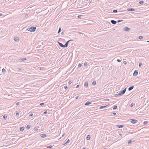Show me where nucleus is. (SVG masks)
<instances>
[{"instance_id":"obj_1","label":"nucleus","mask_w":149,"mask_h":149,"mask_svg":"<svg viewBox=\"0 0 149 149\" xmlns=\"http://www.w3.org/2000/svg\"><path fill=\"white\" fill-rule=\"evenodd\" d=\"M126 90V88H125L123 90L120 91L119 93V95H122L124 94V93H125V92Z\"/></svg>"},{"instance_id":"obj_8","label":"nucleus","mask_w":149,"mask_h":149,"mask_svg":"<svg viewBox=\"0 0 149 149\" xmlns=\"http://www.w3.org/2000/svg\"><path fill=\"white\" fill-rule=\"evenodd\" d=\"M127 10L129 11H134L135 10L133 8H127Z\"/></svg>"},{"instance_id":"obj_30","label":"nucleus","mask_w":149,"mask_h":149,"mask_svg":"<svg viewBox=\"0 0 149 149\" xmlns=\"http://www.w3.org/2000/svg\"><path fill=\"white\" fill-rule=\"evenodd\" d=\"M148 122L147 121H144L143 122V124L145 125H146L148 124Z\"/></svg>"},{"instance_id":"obj_56","label":"nucleus","mask_w":149,"mask_h":149,"mask_svg":"<svg viewBox=\"0 0 149 149\" xmlns=\"http://www.w3.org/2000/svg\"><path fill=\"white\" fill-rule=\"evenodd\" d=\"M18 69L19 70H21V68H18Z\"/></svg>"},{"instance_id":"obj_26","label":"nucleus","mask_w":149,"mask_h":149,"mask_svg":"<svg viewBox=\"0 0 149 149\" xmlns=\"http://www.w3.org/2000/svg\"><path fill=\"white\" fill-rule=\"evenodd\" d=\"M143 38V36H140L139 37V38L140 40L142 39Z\"/></svg>"},{"instance_id":"obj_24","label":"nucleus","mask_w":149,"mask_h":149,"mask_svg":"<svg viewBox=\"0 0 149 149\" xmlns=\"http://www.w3.org/2000/svg\"><path fill=\"white\" fill-rule=\"evenodd\" d=\"M31 127V125H28L27 126H26V128H27V129H29Z\"/></svg>"},{"instance_id":"obj_42","label":"nucleus","mask_w":149,"mask_h":149,"mask_svg":"<svg viewBox=\"0 0 149 149\" xmlns=\"http://www.w3.org/2000/svg\"><path fill=\"white\" fill-rule=\"evenodd\" d=\"M142 65L141 63H140L139 64V67H141Z\"/></svg>"},{"instance_id":"obj_31","label":"nucleus","mask_w":149,"mask_h":149,"mask_svg":"<svg viewBox=\"0 0 149 149\" xmlns=\"http://www.w3.org/2000/svg\"><path fill=\"white\" fill-rule=\"evenodd\" d=\"M7 118V116L6 115H4L3 116V118L4 119L6 118Z\"/></svg>"},{"instance_id":"obj_32","label":"nucleus","mask_w":149,"mask_h":149,"mask_svg":"<svg viewBox=\"0 0 149 149\" xmlns=\"http://www.w3.org/2000/svg\"><path fill=\"white\" fill-rule=\"evenodd\" d=\"M113 11L114 13H116L118 12L117 10H113Z\"/></svg>"},{"instance_id":"obj_59","label":"nucleus","mask_w":149,"mask_h":149,"mask_svg":"<svg viewBox=\"0 0 149 149\" xmlns=\"http://www.w3.org/2000/svg\"><path fill=\"white\" fill-rule=\"evenodd\" d=\"M0 16H1L2 15V14H1V13H0Z\"/></svg>"},{"instance_id":"obj_22","label":"nucleus","mask_w":149,"mask_h":149,"mask_svg":"<svg viewBox=\"0 0 149 149\" xmlns=\"http://www.w3.org/2000/svg\"><path fill=\"white\" fill-rule=\"evenodd\" d=\"M70 140L69 139H68L67 141L65 142L63 145H65V144L69 143L70 142Z\"/></svg>"},{"instance_id":"obj_37","label":"nucleus","mask_w":149,"mask_h":149,"mask_svg":"<svg viewBox=\"0 0 149 149\" xmlns=\"http://www.w3.org/2000/svg\"><path fill=\"white\" fill-rule=\"evenodd\" d=\"M64 88H65V90H67L68 88V86H64Z\"/></svg>"},{"instance_id":"obj_3","label":"nucleus","mask_w":149,"mask_h":149,"mask_svg":"<svg viewBox=\"0 0 149 149\" xmlns=\"http://www.w3.org/2000/svg\"><path fill=\"white\" fill-rule=\"evenodd\" d=\"M130 121L133 124H135L138 122V120L136 119H131L130 120Z\"/></svg>"},{"instance_id":"obj_4","label":"nucleus","mask_w":149,"mask_h":149,"mask_svg":"<svg viewBox=\"0 0 149 149\" xmlns=\"http://www.w3.org/2000/svg\"><path fill=\"white\" fill-rule=\"evenodd\" d=\"M138 71L137 70H135L133 74V76H136L138 74Z\"/></svg>"},{"instance_id":"obj_20","label":"nucleus","mask_w":149,"mask_h":149,"mask_svg":"<svg viewBox=\"0 0 149 149\" xmlns=\"http://www.w3.org/2000/svg\"><path fill=\"white\" fill-rule=\"evenodd\" d=\"M24 128L23 127H20L19 129L20 131H23L24 130Z\"/></svg>"},{"instance_id":"obj_49","label":"nucleus","mask_w":149,"mask_h":149,"mask_svg":"<svg viewBox=\"0 0 149 149\" xmlns=\"http://www.w3.org/2000/svg\"><path fill=\"white\" fill-rule=\"evenodd\" d=\"M123 63L124 64H127V62L126 61H124L123 62Z\"/></svg>"},{"instance_id":"obj_61","label":"nucleus","mask_w":149,"mask_h":149,"mask_svg":"<svg viewBox=\"0 0 149 149\" xmlns=\"http://www.w3.org/2000/svg\"><path fill=\"white\" fill-rule=\"evenodd\" d=\"M92 2V0L90 2V3H91Z\"/></svg>"},{"instance_id":"obj_19","label":"nucleus","mask_w":149,"mask_h":149,"mask_svg":"<svg viewBox=\"0 0 149 149\" xmlns=\"http://www.w3.org/2000/svg\"><path fill=\"white\" fill-rule=\"evenodd\" d=\"M133 142V141H132V140H131L128 142V144H131L132 143V142Z\"/></svg>"},{"instance_id":"obj_41","label":"nucleus","mask_w":149,"mask_h":149,"mask_svg":"<svg viewBox=\"0 0 149 149\" xmlns=\"http://www.w3.org/2000/svg\"><path fill=\"white\" fill-rule=\"evenodd\" d=\"M117 61L118 62H120L121 61L120 60L118 59L117 60Z\"/></svg>"},{"instance_id":"obj_40","label":"nucleus","mask_w":149,"mask_h":149,"mask_svg":"<svg viewBox=\"0 0 149 149\" xmlns=\"http://www.w3.org/2000/svg\"><path fill=\"white\" fill-rule=\"evenodd\" d=\"M19 102H16L15 104L17 105H18L19 104Z\"/></svg>"},{"instance_id":"obj_2","label":"nucleus","mask_w":149,"mask_h":149,"mask_svg":"<svg viewBox=\"0 0 149 149\" xmlns=\"http://www.w3.org/2000/svg\"><path fill=\"white\" fill-rule=\"evenodd\" d=\"M36 27L34 26H31L29 30H31V32H34L36 30Z\"/></svg>"},{"instance_id":"obj_28","label":"nucleus","mask_w":149,"mask_h":149,"mask_svg":"<svg viewBox=\"0 0 149 149\" xmlns=\"http://www.w3.org/2000/svg\"><path fill=\"white\" fill-rule=\"evenodd\" d=\"M143 3H144V2L143 1H140L139 2V3L141 4H143Z\"/></svg>"},{"instance_id":"obj_43","label":"nucleus","mask_w":149,"mask_h":149,"mask_svg":"<svg viewBox=\"0 0 149 149\" xmlns=\"http://www.w3.org/2000/svg\"><path fill=\"white\" fill-rule=\"evenodd\" d=\"M79 96H80V95H79L78 96H77L76 97H75V98L76 99H77L79 97Z\"/></svg>"},{"instance_id":"obj_5","label":"nucleus","mask_w":149,"mask_h":149,"mask_svg":"<svg viewBox=\"0 0 149 149\" xmlns=\"http://www.w3.org/2000/svg\"><path fill=\"white\" fill-rule=\"evenodd\" d=\"M130 28L127 27H125L123 29V30L127 31H129L130 30Z\"/></svg>"},{"instance_id":"obj_44","label":"nucleus","mask_w":149,"mask_h":149,"mask_svg":"<svg viewBox=\"0 0 149 149\" xmlns=\"http://www.w3.org/2000/svg\"><path fill=\"white\" fill-rule=\"evenodd\" d=\"M122 21H123L122 20H118V21L117 22H121Z\"/></svg>"},{"instance_id":"obj_48","label":"nucleus","mask_w":149,"mask_h":149,"mask_svg":"<svg viewBox=\"0 0 149 149\" xmlns=\"http://www.w3.org/2000/svg\"><path fill=\"white\" fill-rule=\"evenodd\" d=\"M33 113H31L30 114H29V116H33Z\"/></svg>"},{"instance_id":"obj_25","label":"nucleus","mask_w":149,"mask_h":149,"mask_svg":"<svg viewBox=\"0 0 149 149\" xmlns=\"http://www.w3.org/2000/svg\"><path fill=\"white\" fill-rule=\"evenodd\" d=\"M61 28L60 27L58 31V33H59L60 32H61Z\"/></svg>"},{"instance_id":"obj_10","label":"nucleus","mask_w":149,"mask_h":149,"mask_svg":"<svg viewBox=\"0 0 149 149\" xmlns=\"http://www.w3.org/2000/svg\"><path fill=\"white\" fill-rule=\"evenodd\" d=\"M111 22L113 24H116L117 22L115 20H111Z\"/></svg>"},{"instance_id":"obj_58","label":"nucleus","mask_w":149,"mask_h":149,"mask_svg":"<svg viewBox=\"0 0 149 149\" xmlns=\"http://www.w3.org/2000/svg\"><path fill=\"white\" fill-rule=\"evenodd\" d=\"M82 149H86L85 148H83Z\"/></svg>"},{"instance_id":"obj_34","label":"nucleus","mask_w":149,"mask_h":149,"mask_svg":"<svg viewBox=\"0 0 149 149\" xmlns=\"http://www.w3.org/2000/svg\"><path fill=\"white\" fill-rule=\"evenodd\" d=\"M40 105L41 106H43L45 105V103H41L40 104Z\"/></svg>"},{"instance_id":"obj_53","label":"nucleus","mask_w":149,"mask_h":149,"mask_svg":"<svg viewBox=\"0 0 149 149\" xmlns=\"http://www.w3.org/2000/svg\"><path fill=\"white\" fill-rule=\"evenodd\" d=\"M30 29V28H28L27 29V30L28 31H31V30H29Z\"/></svg>"},{"instance_id":"obj_7","label":"nucleus","mask_w":149,"mask_h":149,"mask_svg":"<svg viewBox=\"0 0 149 149\" xmlns=\"http://www.w3.org/2000/svg\"><path fill=\"white\" fill-rule=\"evenodd\" d=\"M72 40H70L68 41H67L65 44V47H68V45L69 42L70 41Z\"/></svg>"},{"instance_id":"obj_12","label":"nucleus","mask_w":149,"mask_h":149,"mask_svg":"<svg viewBox=\"0 0 149 149\" xmlns=\"http://www.w3.org/2000/svg\"><path fill=\"white\" fill-rule=\"evenodd\" d=\"M14 40L15 41L17 42L19 40V38L17 37H15Z\"/></svg>"},{"instance_id":"obj_35","label":"nucleus","mask_w":149,"mask_h":149,"mask_svg":"<svg viewBox=\"0 0 149 149\" xmlns=\"http://www.w3.org/2000/svg\"><path fill=\"white\" fill-rule=\"evenodd\" d=\"M78 66L79 67H81V66H82V64H81V63H79L78 64Z\"/></svg>"},{"instance_id":"obj_14","label":"nucleus","mask_w":149,"mask_h":149,"mask_svg":"<svg viewBox=\"0 0 149 149\" xmlns=\"http://www.w3.org/2000/svg\"><path fill=\"white\" fill-rule=\"evenodd\" d=\"M108 106V105H106L105 106H100V108L99 109H104V108H105L107 106Z\"/></svg>"},{"instance_id":"obj_45","label":"nucleus","mask_w":149,"mask_h":149,"mask_svg":"<svg viewBox=\"0 0 149 149\" xmlns=\"http://www.w3.org/2000/svg\"><path fill=\"white\" fill-rule=\"evenodd\" d=\"M71 83L72 82L70 81L68 82V84L69 85H70L71 84Z\"/></svg>"},{"instance_id":"obj_57","label":"nucleus","mask_w":149,"mask_h":149,"mask_svg":"<svg viewBox=\"0 0 149 149\" xmlns=\"http://www.w3.org/2000/svg\"><path fill=\"white\" fill-rule=\"evenodd\" d=\"M119 135H120V136H121V135H122V134H120V133L119 134Z\"/></svg>"},{"instance_id":"obj_27","label":"nucleus","mask_w":149,"mask_h":149,"mask_svg":"<svg viewBox=\"0 0 149 149\" xmlns=\"http://www.w3.org/2000/svg\"><path fill=\"white\" fill-rule=\"evenodd\" d=\"M2 72L3 73H5L6 72V70L5 69L3 68L2 69Z\"/></svg>"},{"instance_id":"obj_51","label":"nucleus","mask_w":149,"mask_h":149,"mask_svg":"<svg viewBox=\"0 0 149 149\" xmlns=\"http://www.w3.org/2000/svg\"><path fill=\"white\" fill-rule=\"evenodd\" d=\"M79 86V85H77V86L76 88H78V87Z\"/></svg>"},{"instance_id":"obj_9","label":"nucleus","mask_w":149,"mask_h":149,"mask_svg":"<svg viewBox=\"0 0 149 149\" xmlns=\"http://www.w3.org/2000/svg\"><path fill=\"white\" fill-rule=\"evenodd\" d=\"M40 136L42 138H45L47 136V135L45 134H40Z\"/></svg>"},{"instance_id":"obj_16","label":"nucleus","mask_w":149,"mask_h":149,"mask_svg":"<svg viewBox=\"0 0 149 149\" xmlns=\"http://www.w3.org/2000/svg\"><path fill=\"white\" fill-rule=\"evenodd\" d=\"M90 139V135H88L87 136V137L86 138V139L87 140H89Z\"/></svg>"},{"instance_id":"obj_13","label":"nucleus","mask_w":149,"mask_h":149,"mask_svg":"<svg viewBox=\"0 0 149 149\" xmlns=\"http://www.w3.org/2000/svg\"><path fill=\"white\" fill-rule=\"evenodd\" d=\"M91 103H92L91 102H89L88 101L85 103V105H88L91 104Z\"/></svg>"},{"instance_id":"obj_21","label":"nucleus","mask_w":149,"mask_h":149,"mask_svg":"<svg viewBox=\"0 0 149 149\" xmlns=\"http://www.w3.org/2000/svg\"><path fill=\"white\" fill-rule=\"evenodd\" d=\"M46 147L48 148H52L53 146H52L50 145V146H47Z\"/></svg>"},{"instance_id":"obj_38","label":"nucleus","mask_w":149,"mask_h":149,"mask_svg":"<svg viewBox=\"0 0 149 149\" xmlns=\"http://www.w3.org/2000/svg\"><path fill=\"white\" fill-rule=\"evenodd\" d=\"M119 93H118V94H115L114 95L115 96L116 95L118 96H121V95H119Z\"/></svg>"},{"instance_id":"obj_18","label":"nucleus","mask_w":149,"mask_h":149,"mask_svg":"<svg viewBox=\"0 0 149 149\" xmlns=\"http://www.w3.org/2000/svg\"><path fill=\"white\" fill-rule=\"evenodd\" d=\"M88 82H85L84 84V86L85 87H87L88 86Z\"/></svg>"},{"instance_id":"obj_39","label":"nucleus","mask_w":149,"mask_h":149,"mask_svg":"<svg viewBox=\"0 0 149 149\" xmlns=\"http://www.w3.org/2000/svg\"><path fill=\"white\" fill-rule=\"evenodd\" d=\"M134 106V104L133 103H132V104H130V107H132Z\"/></svg>"},{"instance_id":"obj_47","label":"nucleus","mask_w":149,"mask_h":149,"mask_svg":"<svg viewBox=\"0 0 149 149\" xmlns=\"http://www.w3.org/2000/svg\"><path fill=\"white\" fill-rule=\"evenodd\" d=\"M112 114L114 115H116V113H115L114 112H113L112 113Z\"/></svg>"},{"instance_id":"obj_15","label":"nucleus","mask_w":149,"mask_h":149,"mask_svg":"<svg viewBox=\"0 0 149 149\" xmlns=\"http://www.w3.org/2000/svg\"><path fill=\"white\" fill-rule=\"evenodd\" d=\"M134 88V86H131V87H130L128 88V90L129 91H131V90H132Z\"/></svg>"},{"instance_id":"obj_62","label":"nucleus","mask_w":149,"mask_h":149,"mask_svg":"<svg viewBox=\"0 0 149 149\" xmlns=\"http://www.w3.org/2000/svg\"><path fill=\"white\" fill-rule=\"evenodd\" d=\"M147 42H149V41H147Z\"/></svg>"},{"instance_id":"obj_17","label":"nucleus","mask_w":149,"mask_h":149,"mask_svg":"<svg viewBox=\"0 0 149 149\" xmlns=\"http://www.w3.org/2000/svg\"><path fill=\"white\" fill-rule=\"evenodd\" d=\"M19 60L22 61H24L26 60V58H21L19 59Z\"/></svg>"},{"instance_id":"obj_29","label":"nucleus","mask_w":149,"mask_h":149,"mask_svg":"<svg viewBox=\"0 0 149 149\" xmlns=\"http://www.w3.org/2000/svg\"><path fill=\"white\" fill-rule=\"evenodd\" d=\"M117 108V106L116 105H115L113 107V109L114 110L116 109Z\"/></svg>"},{"instance_id":"obj_54","label":"nucleus","mask_w":149,"mask_h":149,"mask_svg":"<svg viewBox=\"0 0 149 149\" xmlns=\"http://www.w3.org/2000/svg\"><path fill=\"white\" fill-rule=\"evenodd\" d=\"M28 15L27 14H26L25 15L26 17H28Z\"/></svg>"},{"instance_id":"obj_6","label":"nucleus","mask_w":149,"mask_h":149,"mask_svg":"<svg viewBox=\"0 0 149 149\" xmlns=\"http://www.w3.org/2000/svg\"><path fill=\"white\" fill-rule=\"evenodd\" d=\"M58 44L61 47H65V45H63L61 43H60L59 42H58Z\"/></svg>"},{"instance_id":"obj_46","label":"nucleus","mask_w":149,"mask_h":149,"mask_svg":"<svg viewBox=\"0 0 149 149\" xmlns=\"http://www.w3.org/2000/svg\"><path fill=\"white\" fill-rule=\"evenodd\" d=\"M16 115L17 116L19 115V113H18V112H16Z\"/></svg>"},{"instance_id":"obj_60","label":"nucleus","mask_w":149,"mask_h":149,"mask_svg":"<svg viewBox=\"0 0 149 149\" xmlns=\"http://www.w3.org/2000/svg\"><path fill=\"white\" fill-rule=\"evenodd\" d=\"M64 134H63V135H62V136H64Z\"/></svg>"},{"instance_id":"obj_52","label":"nucleus","mask_w":149,"mask_h":149,"mask_svg":"<svg viewBox=\"0 0 149 149\" xmlns=\"http://www.w3.org/2000/svg\"><path fill=\"white\" fill-rule=\"evenodd\" d=\"M81 15H78V18H80L81 17Z\"/></svg>"},{"instance_id":"obj_33","label":"nucleus","mask_w":149,"mask_h":149,"mask_svg":"<svg viewBox=\"0 0 149 149\" xmlns=\"http://www.w3.org/2000/svg\"><path fill=\"white\" fill-rule=\"evenodd\" d=\"M34 130L36 131H37L38 130V129L36 127H34Z\"/></svg>"},{"instance_id":"obj_55","label":"nucleus","mask_w":149,"mask_h":149,"mask_svg":"<svg viewBox=\"0 0 149 149\" xmlns=\"http://www.w3.org/2000/svg\"><path fill=\"white\" fill-rule=\"evenodd\" d=\"M61 34L62 35H63L64 34L63 32H62L61 33Z\"/></svg>"},{"instance_id":"obj_11","label":"nucleus","mask_w":149,"mask_h":149,"mask_svg":"<svg viewBox=\"0 0 149 149\" xmlns=\"http://www.w3.org/2000/svg\"><path fill=\"white\" fill-rule=\"evenodd\" d=\"M116 126L119 128H122L124 127V125H116Z\"/></svg>"},{"instance_id":"obj_23","label":"nucleus","mask_w":149,"mask_h":149,"mask_svg":"<svg viewBox=\"0 0 149 149\" xmlns=\"http://www.w3.org/2000/svg\"><path fill=\"white\" fill-rule=\"evenodd\" d=\"M92 84L93 85H95L96 84V82L95 81H93L92 82Z\"/></svg>"},{"instance_id":"obj_50","label":"nucleus","mask_w":149,"mask_h":149,"mask_svg":"<svg viewBox=\"0 0 149 149\" xmlns=\"http://www.w3.org/2000/svg\"><path fill=\"white\" fill-rule=\"evenodd\" d=\"M47 113V111H44V112L43 113H44V114H45Z\"/></svg>"},{"instance_id":"obj_36","label":"nucleus","mask_w":149,"mask_h":149,"mask_svg":"<svg viewBox=\"0 0 149 149\" xmlns=\"http://www.w3.org/2000/svg\"><path fill=\"white\" fill-rule=\"evenodd\" d=\"M88 64L86 62H85L84 63V65L85 66H86Z\"/></svg>"}]
</instances>
